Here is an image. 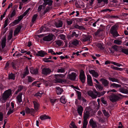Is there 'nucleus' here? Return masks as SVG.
<instances>
[{
  "label": "nucleus",
  "instance_id": "nucleus-1",
  "mask_svg": "<svg viewBox=\"0 0 128 128\" xmlns=\"http://www.w3.org/2000/svg\"><path fill=\"white\" fill-rule=\"evenodd\" d=\"M65 76L64 75L62 74H57L52 75V76L54 78L53 80L54 83L59 82L62 84H64L66 82V80L64 79H61Z\"/></svg>",
  "mask_w": 128,
  "mask_h": 128
},
{
  "label": "nucleus",
  "instance_id": "nucleus-2",
  "mask_svg": "<svg viewBox=\"0 0 128 128\" xmlns=\"http://www.w3.org/2000/svg\"><path fill=\"white\" fill-rule=\"evenodd\" d=\"M6 36L1 39V46L0 47V52L1 53H3L4 54H6L7 52V48L5 47L6 45Z\"/></svg>",
  "mask_w": 128,
  "mask_h": 128
},
{
  "label": "nucleus",
  "instance_id": "nucleus-3",
  "mask_svg": "<svg viewBox=\"0 0 128 128\" xmlns=\"http://www.w3.org/2000/svg\"><path fill=\"white\" fill-rule=\"evenodd\" d=\"M12 93L11 90L10 89L5 91L4 93L2 98H1V102H4L10 96Z\"/></svg>",
  "mask_w": 128,
  "mask_h": 128
},
{
  "label": "nucleus",
  "instance_id": "nucleus-4",
  "mask_svg": "<svg viewBox=\"0 0 128 128\" xmlns=\"http://www.w3.org/2000/svg\"><path fill=\"white\" fill-rule=\"evenodd\" d=\"M116 30L117 26H112L110 32L114 36H116L117 35L118 33Z\"/></svg>",
  "mask_w": 128,
  "mask_h": 128
},
{
  "label": "nucleus",
  "instance_id": "nucleus-5",
  "mask_svg": "<svg viewBox=\"0 0 128 128\" xmlns=\"http://www.w3.org/2000/svg\"><path fill=\"white\" fill-rule=\"evenodd\" d=\"M52 72L50 69L48 68H44L42 70V74L45 75L50 74Z\"/></svg>",
  "mask_w": 128,
  "mask_h": 128
},
{
  "label": "nucleus",
  "instance_id": "nucleus-6",
  "mask_svg": "<svg viewBox=\"0 0 128 128\" xmlns=\"http://www.w3.org/2000/svg\"><path fill=\"white\" fill-rule=\"evenodd\" d=\"M80 78L82 83L84 82L85 78V75L84 72L82 70H80Z\"/></svg>",
  "mask_w": 128,
  "mask_h": 128
},
{
  "label": "nucleus",
  "instance_id": "nucleus-7",
  "mask_svg": "<svg viewBox=\"0 0 128 128\" xmlns=\"http://www.w3.org/2000/svg\"><path fill=\"white\" fill-rule=\"evenodd\" d=\"M52 0H44V1H45V3L48 2V4L49 6L48 7H47L46 8V10L45 11V12H47L50 8V6L52 5V3L53 2ZM56 0L57 1H58L59 0Z\"/></svg>",
  "mask_w": 128,
  "mask_h": 128
},
{
  "label": "nucleus",
  "instance_id": "nucleus-8",
  "mask_svg": "<svg viewBox=\"0 0 128 128\" xmlns=\"http://www.w3.org/2000/svg\"><path fill=\"white\" fill-rule=\"evenodd\" d=\"M100 81L101 82L104 86H108L109 82L107 80L104 78H101L100 80Z\"/></svg>",
  "mask_w": 128,
  "mask_h": 128
},
{
  "label": "nucleus",
  "instance_id": "nucleus-9",
  "mask_svg": "<svg viewBox=\"0 0 128 128\" xmlns=\"http://www.w3.org/2000/svg\"><path fill=\"white\" fill-rule=\"evenodd\" d=\"M35 52L34 51V53L36 54V56L43 57L46 54V53L44 51L41 50L38 52V53H35Z\"/></svg>",
  "mask_w": 128,
  "mask_h": 128
},
{
  "label": "nucleus",
  "instance_id": "nucleus-10",
  "mask_svg": "<svg viewBox=\"0 0 128 128\" xmlns=\"http://www.w3.org/2000/svg\"><path fill=\"white\" fill-rule=\"evenodd\" d=\"M110 100L112 102H116L118 99V97L114 94H112L109 97Z\"/></svg>",
  "mask_w": 128,
  "mask_h": 128
},
{
  "label": "nucleus",
  "instance_id": "nucleus-11",
  "mask_svg": "<svg viewBox=\"0 0 128 128\" xmlns=\"http://www.w3.org/2000/svg\"><path fill=\"white\" fill-rule=\"evenodd\" d=\"M94 92L96 94V98L97 97H100L101 96H103L105 94L106 92L105 91H104L101 92H98L96 90H95L94 91Z\"/></svg>",
  "mask_w": 128,
  "mask_h": 128
},
{
  "label": "nucleus",
  "instance_id": "nucleus-12",
  "mask_svg": "<svg viewBox=\"0 0 128 128\" xmlns=\"http://www.w3.org/2000/svg\"><path fill=\"white\" fill-rule=\"evenodd\" d=\"M53 35L52 34H49L48 36H45L43 38V40L44 41H49L53 39Z\"/></svg>",
  "mask_w": 128,
  "mask_h": 128
},
{
  "label": "nucleus",
  "instance_id": "nucleus-13",
  "mask_svg": "<svg viewBox=\"0 0 128 128\" xmlns=\"http://www.w3.org/2000/svg\"><path fill=\"white\" fill-rule=\"evenodd\" d=\"M44 3L43 4L40 5L38 6V12L40 11L41 10H44L45 8V7L46 6L47 4L48 5V2L45 3V1H44Z\"/></svg>",
  "mask_w": 128,
  "mask_h": 128
},
{
  "label": "nucleus",
  "instance_id": "nucleus-14",
  "mask_svg": "<svg viewBox=\"0 0 128 128\" xmlns=\"http://www.w3.org/2000/svg\"><path fill=\"white\" fill-rule=\"evenodd\" d=\"M87 94L90 96L92 98H96V94L94 93V91L93 92L92 90H89L87 92Z\"/></svg>",
  "mask_w": 128,
  "mask_h": 128
},
{
  "label": "nucleus",
  "instance_id": "nucleus-15",
  "mask_svg": "<svg viewBox=\"0 0 128 128\" xmlns=\"http://www.w3.org/2000/svg\"><path fill=\"white\" fill-rule=\"evenodd\" d=\"M87 80L88 84L90 86H92L93 84L92 78L90 75H87Z\"/></svg>",
  "mask_w": 128,
  "mask_h": 128
},
{
  "label": "nucleus",
  "instance_id": "nucleus-16",
  "mask_svg": "<svg viewBox=\"0 0 128 128\" xmlns=\"http://www.w3.org/2000/svg\"><path fill=\"white\" fill-rule=\"evenodd\" d=\"M89 73L92 75V76L95 78H97L98 76V72H95L94 70H90L89 71Z\"/></svg>",
  "mask_w": 128,
  "mask_h": 128
},
{
  "label": "nucleus",
  "instance_id": "nucleus-17",
  "mask_svg": "<svg viewBox=\"0 0 128 128\" xmlns=\"http://www.w3.org/2000/svg\"><path fill=\"white\" fill-rule=\"evenodd\" d=\"M76 76V74L75 73L72 72L71 74H69L68 77L71 80H75Z\"/></svg>",
  "mask_w": 128,
  "mask_h": 128
},
{
  "label": "nucleus",
  "instance_id": "nucleus-18",
  "mask_svg": "<svg viewBox=\"0 0 128 128\" xmlns=\"http://www.w3.org/2000/svg\"><path fill=\"white\" fill-rule=\"evenodd\" d=\"M22 93L19 94L16 97V101L18 103H20L22 102Z\"/></svg>",
  "mask_w": 128,
  "mask_h": 128
},
{
  "label": "nucleus",
  "instance_id": "nucleus-19",
  "mask_svg": "<svg viewBox=\"0 0 128 128\" xmlns=\"http://www.w3.org/2000/svg\"><path fill=\"white\" fill-rule=\"evenodd\" d=\"M89 123L92 128H94L96 127L97 125L96 122L94 121L92 118L90 119L89 121Z\"/></svg>",
  "mask_w": 128,
  "mask_h": 128
},
{
  "label": "nucleus",
  "instance_id": "nucleus-20",
  "mask_svg": "<svg viewBox=\"0 0 128 128\" xmlns=\"http://www.w3.org/2000/svg\"><path fill=\"white\" fill-rule=\"evenodd\" d=\"M30 71L32 74H36L38 73V70L37 68H34L32 67L30 68Z\"/></svg>",
  "mask_w": 128,
  "mask_h": 128
},
{
  "label": "nucleus",
  "instance_id": "nucleus-21",
  "mask_svg": "<svg viewBox=\"0 0 128 128\" xmlns=\"http://www.w3.org/2000/svg\"><path fill=\"white\" fill-rule=\"evenodd\" d=\"M40 118L42 120H45L47 119H50V118L46 114L42 115L40 116Z\"/></svg>",
  "mask_w": 128,
  "mask_h": 128
},
{
  "label": "nucleus",
  "instance_id": "nucleus-22",
  "mask_svg": "<svg viewBox=\"0 0 128 128\" xmlns=\"http://www.w3.org/2000/svg\"><path fill=\"white\" fill-rule=\"evenodd\" d=\"M56 44L59 46H62L64 44L63 42L60 40H57L55 41Z\"/></svg>",
  "mask_w": 128,
  "mask_h": 128
},
{
  "label": "nucleus",
  "instance_id": "nucleus-23",
  "mask_svg": "<svg viewBox=\"0 0 128 128\" xmlns=\"http://www.w3.org/2000/svg\"><path fill=\"white\" fill-rule=\"evenodd\" d=\"M17 27L16 28L14 32V35L17 34L20 31L21 26H17Z\"/></svg>",
  "mask_w": 128,
  "mask_h": 128
},
{
  "label": "nucleus",
  "instance_id": "nucleus-24",
  "mask_svg": "<svg viewBox=\"0 0 128 128\" xmlns=\"http://www.w3.org/2000/svg\"><path fill=\"white\" fill-rule=\"evenodd\" d=\"M79 31L78 30H76L74 31H73L71 34V36L73 37L75 36L76 37H78V34Z\"/></svg>",
  "mask_w": 128,
  "mask_h": 128
},
{
  "label": "nucleus",
  "instance_id": "nucleus-25",
  "mask_svg": "<svg viewBox=\"0 0 128 128\" xmlns=\"http://www.w3.org/2000/svg\"><path fill=\"white\" fill-rule=\"evenodd\" d=\"M56 92L57 94L60 95L62 94L63 92V90L60 88L58 87L56 88Z\"/></svg>",
  "mask_w": 128,
  "mask_h": 128
},
{
  "label": "nucleus",
  "instance_id": "nucleus-26",
  "mask_svg": "<svg viewBox=\"0 0 128 128\" xmlns=\"http://www.w3.org/2000/svg\"><path fill=\"white\" fill-rule=\"evenodd\" d=\"M91 116V115H90V112H84V120H87V118Z\"/></svg>",
  "mask_w": 128,
  "mask_h": 128
},
{
  "label": "nucleus",
  "instance_id": "nucleus-27",
  "mask_svg": "<svg viewBox=\"0 0 128 128\" xmlns=\"http://www.w3.org/2000/svg\"><path fill=\"white\" fill-rule=\"evenodd\" d=\"M34 104V107L35 109L37 110L39 108V104L36 101H34L33 102Z\"/></svg>",
  "mask_w": 128,
  "mask_h": 128
},
{
  "label": "nucleus",
  "instance_id": "nucleus-28",
  "mask_svg": "<svg viewBox=\"0 0 128 128\" xmlns=\"http://www.w3.org/2000/svg\"><path fill=\"white\" fill-rule=\"evenodd\" d=\"M10 20L8 18L6 19L4 21L3 28H5L10 23Z\"/></svg>",
  "mask_w": 128,
  "mask_h": 128
},
{
  "label": "nucleus",
  "instance_id": "nucleus-29",
  "mask_svg": "<svg viewBox=\"0 0 128 128\" xmlns=\"http://www.w3.org/2000/svg\"><path fill=\"white\" fill-rule=\"evenodd\" d=\"M95 86L97 90L100 91L102 90L103 88L102 86L100 84H96Z\"/></svg>",
  "mask_w": 128,
  "mask_h": 128
},
{
  "label": "nucleus",
  "instance_id": "nucleus-30",
  "mask_svg": "<svg viewBox=\"0 0 128 128\" xmlns=\"http://www.w3.org/2000/svg\"><path fill=\"white\" fill-rule=\"evenodd\" d=\"M110 87L111 88H120L121 87V85L119 84L113 83L111 84L110 86Z\"/></svg>",
  "mask_w": 128,
  "mask_h": 128
},
{
  "label": "nucleus",
  "instance_id": "nucleus-31",
  "mask_svg": "<svg viewBox=\"0 0 128 128\" xmlns=\"http://www.w3.org/2000/svg\"><path fill=\"white\" fill-rule=\"evenodd\" d=\"M90 36H86V35L84 36V38L83 40L84 42L90 41Z\"/></svg>",
  "mask_w": 128,
  "mask_h": 128
},
{
  "label": "nucleus",
  "instance_id": "nucleus-32",
  "mask_svg": "<svg viewBox=\"0 0 128 128\" xmlns=\"http://www.w3.org/2000/svg\"><path fill=\"white\" fill-rule=\"evenodd\" d=\"M29 73L28 69V66H26V67L25 70V71L24 73L23 74V77L24 78L25 76L26 75L28 74Z\"/></svg>",
  "mask_w": 128,
  "mask_h": 128
},
{
  "label": "nucleus",
  "instance_id": "nucleus-33",
  "mask_svg": "<svg viewBox=\"0 0 128 128\" xmlns=\"http://www.w3.org/2000/svg\"><path fill=\"white\" fill-rule=\"evenodd\" d=\"M60 101L62 103L65 104L66 102V100L65 97L64 96H62L60 99Z\"/></svg>",
  "mask_w": 128,
  "mask_h": 128
},
{
  "label": "nucleus",
  "instance_id": "nucleus-34",
  "mask_svg": "<svg viewBox=\"0 0 128 128\" xmlns=\"http://www.w3.org/2000/svg\"><path fill=\"white\" fill-rule=\"evenodd\" d=\"M72 44L73 45L76 46L79 44V40L76 39H74L72 41Z\"/></svg>",
  "mask_w": 128,
  "mask_h": 128
},
{
  "label": "nucleus",
  "instance_id": "nucleus-35",
  "mask_svg": "<svg viewBox=\"0 0 128 128\" xmlns=\"http://www.w3.org/2000/svg\"><path fill=\"white\" fill-rule=\"evenodd\" d=\"M27 80L28 82H31L34 80L35 79L33 78L32 77L30 76H28L27 77Z\"/></svg>",
  "mask_w": 128,
  "mask_h": 128
},
{
  "label": "nucleus",
  "instance_id": "nucleus-36",
  "mask_svg": "<svg viewBox=\"0 0 128 128\" xmlns=\"http://www.w3.org/2000/svg\"><path fill=\"white\" fill-rule=\"evenodd\" d=\"M13 32L12 30H10L8 36L7 40H10L12 36Z\"/></svg>",
  "mask_w": 128,
  "mask_h": 128
},
{
  "label": "nucleus",
  "instance_id": "nucleus-37",
  "mask_svg": "<svg viewBox=\"0 0 128 128\" xmlns=\"http://www.w3.org/2000/svg\"><path fill=\"white\" fill-rule=\"evenodd\" d=\"M62 23L61 21H59L58 22L55 24L56 26L58 28L62 27Z\"/></svg>",
  "mask_w": 128,
  "mask_h": 128
},
{
  "label": "nucleus",
  "instance_id": "nucleus-38",
  "mask_svg": "<svg viewBox=\"0 0 128 128\" xmlns=\"http://www.w3.org/2000/svg\"><path fill=\"white\" fill-rule=\"evenodd\" d=\"M11 106H12V108H10L8 112H13L15 111L13 110V108L14 107V104L13 102H11Z\"/></svg>",
  "mask_w": 128,
  "mask_h": 128
},
{
  "label": "nucleus",
  "instance_id": "nucleus-39",
  "mask_svg": "<svg viewBox=\"0 0 128 128\" xmlns=\"http://www.w3.org/2000/svg\"><path fill=\"white\" fill-rule=\"evenodd\" d=\"M8 77L9 79L14 80L15 78L14 74L12 73L8 75Z\"/></svg>",
  "mask_w": 128,
  "mask_h": 128
},
{
  "label": "nucleus",
  "instance_id": "nucleus-40",
  "mask_svg": "<svg viewBox=\"0 0 128 128\" xmlns=\"http://www.w3.org/2000/svg\"><path fill=\"white\" fill-rule=\"evenodd\" d=\"M25 110V111H22V112H25V111L26 112H32L34 111V110L33 109H31V110H30V109L28 107L26 108Z\"/></svg>",
  "mask_w": 128,
  "mask_h": 128
},
{
  "label": "nucleus",
  "instance_id": "nucleus-41",
  "mask_svg": "<svg viewBox=\"0 0 128 128\" xmlns=\"http://www.w3.org/2000/svg\"><path fill=\"white\" fill-rule=\"evenodd\" d=\"M109 80L112 82H116L119 83V81L117 78H109Z\"/></svg>",
  "mask_w": 128,
  "mask_h": 128
},
{
  "label": "nucleus",
  "instance_id": "nucleus-42",
  "mask_svg": "<svg viewBox=\"0 0 128 128\" xmlns=\"http://www.w3.org/2000/svg\"><path fill=\"white\" fill-rule=\"evenodd\" d=\"M42 92H38L35 94V96L39 98L42 96Z\"/></svg>",
  "mask_w": 128,
  "mask_h": 128
},
{
  "label": "nucleus",
  "instance_id": "nucleus-43",
  "mask_svg": "<svg viewBox=\"0 0 128 128\" xmlns=\"http://www.w3.org/2000/svg\"><path fill=\"white\" fill-rule=\"evenodd\" d=\"M19 22L17 20H16L11 23L10 24L12 26H14L18 24Z\"/></svg>",
  "mask_w": 128,
  "mask_h": 128
},
{
  "label": "nucleus",
  "instance_id": "nucleus-44",
  "mask_svg": "<svg viewBox=\"0 0 128 128\" xmlns=\"http://www.w3.org/2000/svg\"><path fill=\"white\" fill-rule=\"evenodd\" d=\"M83 107L81 106H78L77 110L78 112H82L83 111Z\"/></svg>",
  "mask_w": 128,
  "mask_h": 128
},
{
  "label": "nucleus",
  "instance_id": "nucleus-45",
  "mask_svg": "<svg viewBox=\"0 0 128 128\" xmlns=\"http://www.w3.org/2000/svg\"><path fill=\"white\" fill-rule=\"evenodd\" d=\"M76 92L78 94L77 96L78 99L80 100H81L82 98L81 92L78 91H76Z\"/></svg>",
  "mask_w": 128,
  "mask_h": 128
},
{
  "label": "nucleus",
  "instance_id": "nucleus-46",
  "mask_svg": "<svg viewBox=\"0 0 128 128\" xmlns=\"http://www.w3.org/2000/svg\"><path fill=\"white\" fill-rule=\"evenodd\" d=\"M22 55V54L20 53L16 52L13 54V56H16L17 57H18L19 56H21Z\"/></svg>",
  "mask_w": 128,
  "mask_h": 128
},
{
  "label": "nucleus",
  "instance_id": "nucleus-47",
  "mask_svg": "<svg viewBox=\"0 0 128 128\" xmlns=\"http://www.w3.org/2000/svg\"><path fill=\"white\" fill-rule=\"evenodd\" d=\"M70 128H77L76 125L73 122H72L70 123Z\"/></svg>",
  "mask_w": 128,
  "mask_h": 128
},
{
  "label": "nucleus",
  "instance_id": "nucleus-48",
  "mask_svg": "<svg viewBox=\"0 0 128 128\" xmlns=\"http://www.w3.org/2000/svg\"><path fill=\"white\" fill-rule=\"evenodd\" d=\"M38 15L37 14H34L33 16L32 20V22H34L35 21L38 17Z\"/></svg>",
  "mask_w": 128,
  "mask_h": 128
},
{
  "label": "nucleus",
  "instance_id": "nucleus-49",
  "mask_svg": "<svg viewBox=\"0 0 128 128\" xmlns=\"http://www.w3.org/2000/svg\"><path fill=\"white\" fill-rule=\"evenodd\" d=\"M119 90L120 92L126 94L127 93V90L125 89L120 88L119 89Z\"/></svg>",
  "mask_w": 128,
  "mask_h": 128
},
{
  "label": "nucleus",
  "instance_id": "nucleus-50",
  "mask_svg": "<svg viewBox=\"0 0 128 128\" xmlns=\"http://www.w3.org/2000/svg\"><path fill=\"white\" fill-rule=\"evenodd\" d=\"M88 124L87 120H84V122L82 126V128H86Z\"/></svg>",
  "mask_w": 128,
  "mask_h": 128
},
{
  "label": "nucleus",
  "instance_id": "nucleus-51",
  "mask_svg": "<svg viewBox=\"0 0 128 128\" xmlns=\"http://www.w3.org/2000/svg\"><path fill=\"white\" fill-rule=\"evenodd\" d=\"M114 43L118 45H120L122 43V42L121 40H114Z\"/></svg>",
  "mask_w": 128,
  "mask_h": 128
},
{
  "label": "nucleus",
  "instance_id": "nucleus-52",
  "mask_svg": "<svg viewBox=\"0 0 128 128\" xmlns=\"http://www.w3.org/2000/svg\"><path fill=\"white\" fill-rule=\"evenodd\" d=\"M97 46L101 50H103L104 49V46L102 44L98 43L97 44Z\"/></svg>",
  "mask_w": 128,
  "mask_h": 128
},
{
  "label": "nucleus",
  "instance_id": "nucleus-53",
  "mask_svg": "<svg viewBox=\"0 0 128 128\" xmlns=\"http://www.w3.org/2000/svg\"><path fill=\"white\" fill-rule=\"evenodd\" d=\"M122 51L125 54H128V49L126 48H123L122 50Z\"/></svg>",
  "mask_w": 128,
  "mask_h": 128
},
{
  "label": "nucleus",
  "instance_id": "nucleus-54",
  "mask_svg": "<svg viewBox=\"0 0 128 128\" xmlns=\"http://www.w3.org/2000/svg\"><path fill=\"white\" fill-rule=\"evenodd\" d=\"M16 10L15 9H14L13 10L12 13H11V14L10 15V18H12L16 14Z\"/></svg>",
  "mask_w": 128,
  "mask_h": 128
},
{
  "label": "nucleus",
  "instance_id": "nucleus-55",
  "mask_svg": "<svg viewBox=\"0 0 128 128\" xmlns=\"http://www.w3.org/2000/svg\"><path fill=\"white\" fill-rule=\"evenodd\" d=\"M43 60L45 62H53V61L50 60H49V58H44L43 59Z\"/></svg>",
  "mask_w": 128,
  "mask_h": 128
},
{
  "label": "nucleus",
  "instance_id": "nucleus-56",
  "mask_svg": "<svg viewBox=\"0 0 128 128\" xmlns=\"http://www.w3.org/2000/svg\"><path fill=\"white\" fill-rule=\"evenodd\" d=\"M57 72H58L64 73V68H61L57 70Z\"/></svg>",
  "mask_w": 128,
  "mask_h": 128
},
{
  "label": "nucleus",
  "instance_id": "nucleus-57",
  "mask_svg": "<svg viewBox=\"0 0 128 128\" xmlns=\"http://www.w3.org/2000/svg\"><path fill=\"white\" fill-rule=\"evenodd\" d=\"M111 63V64H113L114 65L117 66L118 67H120L121 66H122V64H119L118 63H116L114 62H112Z\"/></svg>",
  "mask_w": 128,
  "mask_h": 128
},
{
  "label": "nucleus",
  "instance_id": "nucleus-58",
  "mask_svg": "<svg viewBox=\"0 0 128 128\" xmlns=\"http://www.w3.org/2000/svg\"><path fill=\"white\" fill-rule=\"evenodd\" d=\"M101 101L102 103L106 105L107 104L106 101L105 100L104 98V97H102L101 98Z\"/></svg>",
  "mask_w": 128,
  "mask_h": 128
},
{
  "label": "nucleus",
  "instance_id": "nucleus-59",
  "mask_svg": "<svg viewBox=\"0 0 128 128\" xmlns=\"http://www.w3.org/2000/svg\"><path fill=\"white\" fill-rule=\"evenodd\" d=\"M30 8H28V10H27L23 14H22L23 16H24L26 15L28 12L29 10L30 9Z\"/></svg>",
  "mask_w": 128,
  "mask_h": 128
},
{
  "label": "nucleus",
  "instance_id": "nucleus-60",
  "mask_svg": "<svg viewBox=\"0 0 128 128\" xmlns=\"http://www.w3.org/2000/svg\"><path fill=\"white\" fill-rule=\"evenodd\" d=\"M48 52L49 53H51L52 54L56 55V53L54 52L52 50V49L48 50Z\"/></svg>",
  "mask_w": 128,
  "mask_h": 128
},
{
  "label": "nucleus",
  "instance_id": "nucleus-61",
  "mask_svg": "<svg viewBox=\"0 0 128 128\" xmlns=\"http://www.w3.org/2000/svg\"><path fill=\"white\" fill-rule=\"evenodd\" d=\"M24 16H23V15H21L18 17V19L17 20L20 22L23 18Z\"/></svg>",
  "mask_w": 128,
  "mask_h": 128
},
{
  "label": "nucleus",
  "instance_id": "nucleus-62",
  "mask_svg": "<svg viewBox=\"0 0 128 128\" xmlns=\"http://www.w3.org/2000/svg\"><path fill=\"white\" fill-rule=\"evenodd\" d=\"M56 100L55 99H51L50 100V102L52 105H54V102H55Z\"/></svg>",
  "mask_w": 128,
  "mask_h": 128
},
{
  "label": "nucleus",
  "instance_id": "nucleus-63",
  "mask_svg": "<svg viewBox=\"0 0 128 128\" xmlns=\"http://www.w3.org/2000/svg\"><path fill=\"white\" fill-rule=\"evenodd\" d=\"M60 38L61 39L64 40H65V36L62 34H60Z\"/></svg>",
  "mask_w": 128,
  "mask_h": 128
},
{
  "label": "nucleus",
  "instance_id": "nucleus-64",
  "mask_svg": "<svg viewBox=\"0 0 128 128\" xmlns=\"http://www.w3.org/2000/svg\"><path fill=\"white\" fill-rule=\"evenodd\" d=\"M67 22L68 25H70L72 23V20H69L67 21Z\"/></svg>",
  "mask_w": 128,
  "mask_h": 128
}]
</instances>
